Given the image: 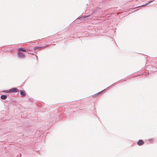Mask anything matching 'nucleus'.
<instances>
[{"label":"nucleus","instance_id":"nucleus-9","mask_svg":"<svg viewBox=\"0 0 157 157\" xmlns=\"http://www.w3.org/2000/svg\"><path fill=\"white\" fill-rule=\"evenodd\" d=\"M147 5V3H146L144 4L142 6H146Z\"/></svg>","mask_w":157,"mask_h":157},{"label":"nucleus","instance_id":"nucleus-12","mask_svg":"<svg viewBox=\"0 0 157 157\" xmlns=\"http://www.w3.org/2000/svg\"><path fill=\"white\" fill-rule=\"evenodd\" d=\"M84 18H86L89 17L88 16H84Z\"/></svg>","mask_w":157,"mask_h":157},{"label":"nucleus","instance_id":"nucleus-13","mask_svg":"<svg viewBox=\"0 0 157 157\" xmlns=\"http://www.w3.org/2000/svg\"><path fill=\"white\" fill-rule=\"evenodd\" d=\"M152 1H150L148 3H147V4H148V3H149L152 2Z\"/></svg>","mask_w":157,"mask_h":157},{"label":"nucleus","instance_id":"nucleus-7","mask_svg":"<svg viewBox=\"0 0 157 157\" xmlns=\"http://www.w3.org/2000/svg\"><path fill=\"white\" fill-rule=\"evenodd\" d=\"M7 98V96L5 95H2L1 96V98L2 100L6 99Z\"/></svg>","mask_w":157,"mask_h":157},{"label":"nucleus","instance_id":"nucleus-1","mask_svg":"<svg viewBox=\"0 0 157 157\" xmlns=\"http://www.w3.org/2000/svg\"><path fill=\"white\" fill-rule=\"evenodd\" d=\"M45 48V46L37 47L35 46L34 47L33 49L35 50L38 51L39 50H41Z\"/></svg>","mask_w":157,"mask_h":157},{"label":"nucleus","instance_id":"nucleus-11","mask_svg":"<svg viewBox=\"0 0 157 157\" xmlns=\"http://www.w3.org/2000/svg\"><path fill=\"white\" fill-rule=\"evenodd\" d=\"M26 50H27V52H28V51H30V50L29 49H28V48Z\"/></svg>","mask_w":157,"mask_h":157},{"label":"nucleus","instance_id":"nucleus-6","mask_svg":"<svg viewBox=\"0 0 157 157\" xmlns=\"http://www.w3.org/2000/svg\"><path fill=\"white\" fill-rule=\"evenodd\" d=\"M20 94L22 97H24L25 95V92L23 90L20 91Z\"/></svg>","mask_w":157,"mask_h":157},{"label":"nucleus","instance_id":"nucleus-2","mask_svg":"<svg viewBox=\"0 0 157 157\" xmlns=\"http://www.w3.org/2000/svg\"><path fill=\"white\" fill-rule=\"evenodd\" d=\"M9 91L10 93L16 92L18 91L17 89L16 88H14L9 90Z\"/></svg>","mask_w":157,"mask_h":157},{"label":"nucleus","instance_id":"nucleus-4","mask_svg":"<svg viewBox=\"0 0 157 157\" xmlns=\"http://www.w3.org/2000/svg\"><path fill=\"white\" fill-rule=\"evenodd\" d=\"M144 143V142L142 140H140L137 142V144L139 146H141Z\"/></svg>","mask_w":157,"mask_h":157},{"label":"nucleus","instance_id":"nucleus-8","mask_svg":"<svg viewBox=\"0 0 157 157\" xmlns=\"http://www.w3.org/2000/svg\"><path fill=\"white\" fill-rule=\"evenodd\" d=\"M3 92L7 93H10V92L9 91V90H4Z\"/></svg>","mask_w":157,"mask_h":157},{"label":"nucleus","instance_id":"nucleus-5","mask_svg":"<svg viewBox=\"0 0 157 157\" xmlns=\"http://www.w3.org/2000/svg\"><path fill=\"white\" fill-rule=\"evenodd\" d=\"M18 50L19 51H22L23 52H27V50L26 49L23 48H18Z\"/></svg>","mask_w":157,"mask_h":157},{"label":"nucleus","instance_id":"nucleus-14","mask_svg":"<svg viewBox=\"0 0 157 157\" xmlns=\"http://www.w3.org/2000/svg\"><path fill=\"white\" fill-rule=\"evenodd\" d=\"M28 53L29 54H31V53L30 52H28Z\"/></svg>","mask_w":157,"mask_h":157},{"label":"nucleus","instance_id":"nucleus-3","mask_svg":"<svg viewBox=\"0 0 157 157\" xmlns=\"http://www.w3.org/2000/svg\"><path fill=\"white\" fill-rule=\"evenodd\" d=\"M18 56L19 57L21 58H23L25 57L24 54L23 53L20 52L18 53Z\"/></svg>","mask_w":157,"mask_h":157},{"label":"nucleus","instance_id":"nucleus-10","mask_svg":"<svg viewBox=\"0 0 157 157\" xmlns=\"http://www.w3.org/2000/svg\"><path fill=\"white\" fill-rule=\"evenodd\" d=\"M103 91H101V92H99L98 93H97V94H95V96H96V95H98V94H100L101 93H102Z\"/></svg>","mask_w":157,"mask_h":157},{"label":"nucleus","instance_id":"nucleus-15","mask_svg":"<svg viewBox=\"0 0 157 157\" xmlns=\"http://www.w3.org/2000/svg\"><path fill=\"white\" fill-rule=\"evenodd\" d=\"M151 140V139H150V140H149L150 141V140Z\"/></svg>","mask_w":157,"mask_h":157}]
</instances>
